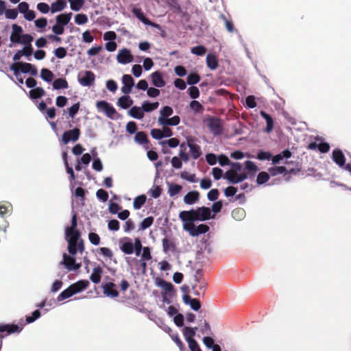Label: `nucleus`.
<instances>
[{"label":"nucleus","instance_id":"5","mask_svg":"<svg viewBox=\"0 0 351 351\" xmlns=\"http://www.w3.org/2000/svg\"><path fill=\"white\" fill-rule=\"evenodd\" d=\"M269 172L272 176H276L279 174H296L301 171L300 165L298 163L295 164V167H289L284 166H275L269 169Z\"/></svg>","mask_w":351,"mask_h":351},{"label":"nucleus","instance_id":"45","mask_svg":"<svg viewBox=\"0 0 351 351\" xmlns=\"http://www.w3.org/2000/svg\"><path fill=\"white\" fill-rule=\"evenodd\" d=\"M232 216L236 220H241L245 216V211L241 208H235L232 211Z\"/></svg>","mask_w":351,"mask_h":351},{"label":"nucleus","instance_id":"23","mask_svg":"<svg viewBox=\"0 0 351 351\" xmlns=\"http://www.w3.org/2000/svg\"><path fill=\"white\" fill-rule=\"evenodd\" d=\"M89 285V282L86 280H80L70 285L73 294H76L86 289Z\"/></svg>","mask_w":351,"mask_h":351},{"label":"nucleus","instance_id":"3","mask_svg":"<svg viewBox=\"0 0 351 351\" xmlns=\"http://www.w3.org/2000/svg\"><path fill=\"white\" fill-rule=\"evenodd\" d=\"M10 69L14 72L15 77L20 75V73H29L32 76H36L38 74L36 66L30 63L18 62L10 65Z\"/></svg>","mask_w":351,"mask_h":351},{"label":"nucleus","instance_id":"56","mask_svg":"<svg viewBox=\"0 0 351 351\" xmlns=\"http://www.w3.org/2000/svg\"><path fill=\"white\" fill-rule=\"evenodd\" d=\"M34 38L32 35L25 34L21 35V38L20 39V42H19L18 44H23V45H28L31 44V43L33 41Z\"/></svg>","mask_w":351,"mask_h":351},{"label":"nucleus","instance_id":"41","mask_svg":"<svg viewBox=\"0 0 351 351\" xmlns=\"http://www.w3.org/2000/svg\"><path fill=\"white\" fill-rule=\"evenodd\" d=\"M120 249L125 254H132L134 252V245L131 241L123 243Z\"/></svg>","mask_w":351,"mask_h":351},{"label":"nucleus","instance_id":"17","mask_svg":"<svg viewBox=\"0 0 351 351\" xmlns=\"http://www.w3.org/2000/svg\"><path fill=\"white\" fill-rule=\"evenodd\" d=\"M12 29V31L10 37V42L12 44H18L19 42H20V39L21 38V35L23 32V28L16 24H13Z\"/></svg>","mask_w":351,"mask_h":351},{"label":"nucleus","instance_id":"8","mask_svg":"<svg viewBox=\"0 0 351 351\" xmlns=\"http://www.w3.org/2000/svg\"><path fill=\"white\" fill-rule=\"evenodd\" d=\"M96 106L99 110L104 112L106 115L110 119H114V116L117 114L115 108L106 101H97Z\"/></svg>","mask_w":351,"mask_h":351},{"label":"nucleus","instance_id":"26","mask_svg":"<svg viewBox=\"0 0 351 351\" xmlns=\"http://www.w3.org/2000/svg\"><path fill=\"white\" fill-rule=\"evenodd\" d=\"M169 4L171 10L173 12L180 14L181 16H184L186 14V10L184 9L178 5V1H164Z\"/></svg>","mask_w":351,"mask_h":351},{"label":"nucleus","instance_id":"18","mask_svg":"<svg viewBox=\"0 0 351 351\" xmlns=\"http://www.w3.org/2000/svg\"><path fill=\"white\" fill-rule=\"evenodd\" d=\"M77 215L76 213H73L71 218V226L65 229V236L73 235L76 233L81 234L80 232L77 229Z\"/></svg>","mask_w":351,"mask_h":351},{"label":"nucleus","instance_id":"36","mask_svg":"<svg viewBox=\"0 0 351 351\" xmlns=\"http://www.w3.org/2000/svg\"><path fill=\"white\" fill-rule=\"evenodd\" d=\"M134 141L140 145H144L149 142L147 135L145 132H137L134 137Z\"/></svg>","mask_w":351,"mask_h":351},{"label":"nucleus","instance_id":"22","mask_svg":"<svg viewBox=\"0 0 351 351\" xmlns=\"http://www.w3.org/2000/svg\"><path fill=\"white\" fill-rule=\"evenodd\" d=\"M199 199V193L197 191H193L187 193L184 197V202L186 204L192 205L198 202Z\"/></svg>","mask_w":351,"mask_h":351},{"label":"nucleus","instance_id":"47","mask_svg":"<svg viewBox=\"0 0 351 351\" xmlns=\"http://www.w3.org/2000/svg\"><path fill=\"white\" fill-rule=\"evenodd\" d=\"M166 292L169 293L174 290V287L171 282H168L165 280L160 279L158 283Z\"/></svg>","mask_w":351,"mask_h":351},{"label":"nucleus","instance_id":"15","mask_svg":"<svg viewBox=\"0 0 351 351\" xmlns=\"http://www.w3.org/2000/svg\"><path fill=\"white\" fill-rule=\"evenodd\" d=\"M207 282L205 280H199V282L192 285L193 293L196 296L204 295L207 288Z\"/></svg>","mask_w":351,"mask_h":351},{"label":"nucleus","instance_id":"37","mask_svg":"<svg viewBox=\"0 0 351 351\" xmlns=\"http://www.w3.org/2000/svg\"><path fill=\"white\" fill-rule=\"evenodd\" d=\"M53 87L54 89L58 90L61 88H67L69 84L64 78H58L53 82Z\"/></svg>","mask_w":351,"mask_h":351},{"label":"nucleus","instance_id":"61","mask_svg":"<svg viewBox=\"0 0 351 351\" xmlns=\"http://www.w3.org/2000/svg\"><path fill=\"white\" fill-rule=\"evenodd\" d=\"M5 17L9 19H15L18 16L16 9H8L5 10Z\"/></svg>","mask_w":351,"mask_h":351},{"label":"nucleus","instance_id":"43","mask_svg":"<svg viewBox=\"0 0 351 351\" xmlns=\"http://www.w3.org/2000/svg\"><path fill=\"white\" fill-rule=\"evenodd\" d=\"M40 77L43 80L50 82L53 78V73L47 69H42L40 71Z\"/></svg>","mask_w":351,"mask_h":351},{"label":"nucleus","instance_id":"21","mask_svg":"<svg viewBox=\"0 0 351 351\" xmlns=\"http://www.w3.org/2000/svg\"><path fill=\"white\" fill-rule=\"evenodd\" d=\"M151 79L153 85L156 87L162 88L165 86V81L160 71H155L151 74Z\"/></svg>","mask_w":351,"mask_h":351},{"label":"nucleus","instance_id":"33","mask_svg":"<svg viewBox=\"0 0 351 351\" xmlns=\"http://www.w3.org/2000/svg\"><path fill=\"white\" fill-rule=\"evenodd\" d=\"M45 95V90L41 87H36L29 91V97L36 99L43 97Z\"/></svg>","mask_w":351,"mask_h":351},{"label":"nucleus","instance_id":"12","mask_svg":"<svg viewBox=\"0 0 351 351\" xmlns=\"http://www.w3.org/2000/svg\"><path fill=\"white\" fill-rule=\"evenodd\" d=\"M60 264L64 265L69 271L77 270L80 268L81 264L75 263V258L66 254H63V260Z\"/></svg>","mask_w":351,"mask_h":351},{"label":"nucleus","instance_id":"11","mask_svg":"<svg viewBox=\"0 0 351 351\" xmlns=\"http://www.w3.org/2000/svg\"><path fill=\"white\" fill-rule=\"evenodd\" d=\"M117 60L119 63L125 64L132 62L134 57L129 49L124 48L119 51Z\"/></svg>","mask_w":351,"mask_h":351},{"label":"nucleus","instance_id":"49","mask_svg":"<svg viewBox=\"0 0 351 351\" xmlns=\"http://www.w3.org/2000/svg\"><path fill=\"white\" fill-rule=\"evenodd\" d=\"M173 112V110L171 107L169 106H166L163 107L160 111L159 117H162L163 119H167L169 116H171Z\"/></svg>","mask_w":351,"mask_h":351},{"label":"nucleus","instance_id":"55","mask_svg":"<svg viewBox=\"0 0 351 351\" xmlns=\"http://www.w3.org/2000/svg\"><path fill=\"white\" fill-rule=\"evenodd\" d=\"M154 220V219L153 217H147L144 219L141 223V229L145 230L149 228L152 225Z\"/></svg>","mask_w":351,"mask_h":351},{"label":"nucleus","instance_id":"9","mask_svg":"<svg viewBox=\"0 0 351 351\" xmlns=\"http://www.w3.org/2000/svg\"><path fill=\"white\" fill-rule=\"evenodd\" d=\"M80 134V130L77 128L66 131L62 136V141L64 144H67L70 141L75 142L79 139Z\"/></svg>","mask_w":351,"mask_h":351},{"label":"nucleus","instance_id":"38","mask_svg":"<svg viewBox=\"0 0 351 351\" xmlns=\"http://www.w3.org/2000/svg\"><path fill=\"white\" fill-rule=\"evenodd\" d=\"M147 197L145 195H141L134 198L133 202V206L134 209H140L145 203Z\"/></svg>","mask_w":351,"mask_h":351},{"label":"nucleus","instance_id":"32","mask_svg":"<svg viewBox=\"0 0 351 351\" xmlns=\"http://www.w3.org/2000/svg\"><path fill=\"white\" fill-rule=\"evenodd\" d=\"M207 66L211 70H215L218 67V60L215 55L209 53L206 57Z\"/></svg>","mask_w":351,"mask_h":351},{"label":"nucleus","instance_id":"54","mask_svg":"<svg viewBox=\"0 0 351 351\" xmlns=\"http://www.w3.org/2000/svg\"><path fill=\"white\" fill-rule=\"evenodd\" d=\"M191 52L197 56H203L206 52V49L202 45H199L191 48Z\"/></svg>","mask_w":351,"mask_h":351},{"label":"nucleus","instance_id":"20","mask_svg":"<svg viewBox=\"0 0 351 351\" xmlns=\"http://www.w3.org/2000/svg\"><path fill=\"white\" fill-rule=\"evenodd\" d=\"M332 160L339 167H343L346 162V158L341 149H336L332 152Z\"/></svg>","mask_w":351,"mask_h":351},{"label":"nucleus","instance_id":"64","mask_svg":"<svg viewBox=\"0 0 351 351\" xmlns=\"http://www.w3.org/2000/svg\"><path fill=\"white\" fill-rule=\"evenodd\" d=\"M219 193L218 189H211L207 194V197L210 201H215L219 197Z\"/></svg>","mask_w":351,"mask_h":351},{"label":"nucleus","instance_id":"2","mask_svg":"<svg viewBox=\"0 0 351 351\" xmlns=\"http://www.w3.org/2000/svg\"><path fill=\"white\" fill-rule=\"evenodd\" d=\"M81 234L66 236L68 241V251L70 254L74 256L77 252L82 253L84 251V244L82 239H80Z\"/></svg>","mask_w":351,"mask_h":351},{"label":"nucleus","instance_id":"51","mask_svg":"<svg viewBox=\"0 0 351 351\" xmlns=\"http://www.w3.org/2000/svg\"><path fill=\"white\" fill-rule=\"evenodd\" d=\"M179 156L184 162H188L189 160V156L186 153V146L184 143H182L180 145V151L179 153Z\"/></svg>","mask_w":351,"mask_h":351},{"label":"nucleus","instance_id":"4","mask_svg":"<svg viewBox=\"0 0 351 351\" xmlns=\"http://www.w3.org/2000/svg\"><path fill=\"white\" fill-rule=\"evenodd\" d=\"M205 122L210 132L215 136L220 135L223 132V125L221 120L213 116H208Z\"/></svg>","mask_w":351,"mask_h":351},{"label":"nucleus","instance_id":"40","mask_svg":"<svg viewBox=\"0 0 351 351\" xmlns=\"http://www.w3.org/2000/svg\"><path fill=\"white\" fill-rule=\"evenodd\" d=\"M158 106H159V103L157 101L154 102V103H150V102L146 101H144L143 104H142V109H143V112H151V111H153V110L157 109Z\"/></svg>","mask_w":351,"mask_h":351},{"label":"nucleus","instance_id":"16","mask_svg":"<svg viewBox=\"0 0 351 351\" xmlns=\"http://www.w3.org/2000/svg\"><path fill=\"white\" fill-rule=\"evenodd\" d=\"M23 329V327H20L16 324H0V333H3L6 332L8 335L13 334V333H19ZM3 337V336L0 334V338Z\"/></svg>","mask_w":351,"mask_h":351},{"label":"nucleus","instance_id":"57","mask_svg":"<svg viewBox=\"0 0 351 351\" xmlns=\"http://www.w3.org/2000/svg\"><path fill=\"white\" fill-rule=\"evenodd\" d=\"M96 196L98 199L105 202L108 199V193L105 190L100 189L96 192Z\"/></svg>","mask_w":351,"mask_h":351},{"label":"nucleus","instance_id":"50","mask_svg":"<svg viewBox=\"0 0 351 351\" xmlns=\"http://www.w3.org/2000/svg\"><path fill=\"white\" fill-rule=\"evenodd\" d=\"M269 179V174L265 171L260 172L257 176L256 182L258 184L266 183Z\"/></svg>","mask_w":351,"mask_h":351},{"label":"nucleus","instance_id":"27","mask_svg":"<svg viewBox=\"0 0 351 351\" xmlns=\"http://www.w3.org/2000/svg\"><path fill=\"white\" fill-rule=\"evenodd\" d=\"M103 274V269L101 266L97 265V267H94L93 269V273L91 274L90 276V280L95 283L98 284L101 281V276Z\"/></svg>","mask_w":351,"mask_h":351},{"label":"nucleus","instance_id":"62","mask_svg":"<svg viewBox=\"0 0 351 351\" xmlns=\"http://www.w3.org/2000/svg\"><path fill=\"white\" fill-rule=\"evenodd\" d=\"M190 97L192 99H197L199 96V90L197 86H192L188 89Z\"/></svg>","mask_w":351,"mask_h":351},{"label":"nucleus","instance_id":"39","mask_svg":"<svg viewBox=\"0 0 351 351\" xmlns=\"http://www.w3.org/2000/svg\"><path fill=\"white\" fill-rule=\"evenodd\" d=\"M66 7V1H55L51 4V12L55 13L63 10Z\"/></svg>","mask_w":351,"mask_h":351},{"label":"nucleus","instance_id":"58","mask_svg":"<svg viewBox=\"0 0 351 351\" xmlns=\"http://www.w3.org/2000/svg\"><path fill=\"white\" fill-rule=\"evenodd\" d=\"M75 22L77 25H84L88 22V17L84 14H78L75 16Z\"/></svg>","mask_w":351,"mask_h":351},{"label":"nucleus","instance_id":"44","mask_svg":"<svg viewBox=\"0 0 351 351\" xmlns=\"http://www.w3.org/2000/svg\"><path fill=\"white\" fill-rule=\"evenodd\" d=\"M189 106L191 109L195 113H202L204 110V106L198 101L196 100H193L191 101Z\"/></svg>","mask_w":351,"mask_h":351},{"label":"nucleus","instance_id":"10","mask_svg":"<svg viewBox=\"0 0 351 351\" xmlns=\"http://www.w3.org/2000/svg\"><path fill=\"white\" fill-rule=\"evenodd\" d=\"M18 12H19L21 14H24V18L29 21H33L35 19V12L34 10H30L29 9V5L25 1H21L16 9Z\"/></svg>","mask_w":351,"mask_h":351},{"label":"nucleus","instance_id":"63","mask_svg":"<svg viewBox=\"0 0 351 351\" xmlns=\"http://www.w3.org/2000/svg\"><path fill=\"white\" fill-rule=\"evenodd\" d=\"M40 316V312L39 310L34 311L31 316H27L26 317V322L28 324L34 322L35 320L38 319Z\"/></svg>","mask_w":351,"mask_h":351},{"label":"nucleus","instance_id":"30","mask_svg":"<svg viewBox=\"0 0 351 351\" xmlns=\"http://www.w3.org/2000/svg\"><path fill=\"white\" fill-rule=\"evenodd\" d=\"M128 114L130 116L136 119H142L144 117L142 107L132 106L128 111Z\"/></svg>","mask_w":351,"mask_h":351},{"label":"nucleus","instance_id":"25","mask_svg":"<svg viewBox=\"0 0 351 351\" xmlns=\"http://www.w3.org/2000/svg\"><path fill=\"white\" fill-rule=\"evenodd\" d=\"M187 145L190 148V152L193 159H197L202 154L199 145L191 143V139L187 140Z\"/></svg>","mask_w":351,"mask_h":351},{"label":"nucleus","instance_id":"46","mask_svg":"<svg viewBox=\"0 0 351 351\" xmlns=\"http://www.w3.org/2000/svg\"><path fill=\"white\" fill-rule=\"evenodd\" d=\"M12 205L8 202L0 203V216L4 217L12 210Z\"/></svg>","mask_w":351,"mask_h":351},{"label":"nucleus","instance_id":"48","mask_svg":"<svg viewBox=\"0 0 351 351\" xmlns=\"http://www.w3.org/2000/svg\"><path fill=\"white\" fill-rule=\"evenodd\" d=\"M200 76L196 73H190L186 79V82L189 85H194L197 84L200 81Z\"/></svg>","mask_w":351,"mask_h":351},{"label":"nucleus","instance_id":"53","mask_svg":"<svg viewBox=\"0 0 351 351\" xmlns=\"http://www.w3.org/2000/svg\"><path fill=\"white\" fill-rule=\"evenodd\" d=\"M162 247L164 252H167L171 249H173L175 247V245L172 241H171L167 238H164L162 239Z\"/></svg>","mask_w":351,"mask_h":351},{"label":"nucleus","instance_id":"13","mask_svg":"<svg viewBox=\"0 0 351 351\" xmlns=\"http://www.w3.org/2000/svg\"><path fill=\"white\" fill-rule=\"evenodd\" d=\"M104 294L110 298H117L119 296V291L117 290V285L112 282H106L102 285Z\"/></svg>","mask_w":351,"mask_h":351},{"label":"nucleus","instance_id":"1","mask_svg":"<svg viewBox=\"0 0 351 351\" xmlns=\"http://www.w3.org/2000/svg\"><path fill=\"white\" fill-rule=\"evenodd\" d=\"M214 217L215 215H212L210 208L206 206L190 210H183L179 213V218L183 222L184 230L192 237H197L199 234L206 233L209 230V227L207 225L200 224L197 226L194 221H204Z\"/></svg>","mask_w":351,"mask_h":351},{"label":"nucleus","instance_id":"42","mask_svg":"<svg viewBox=\"0 0 351 351\" xmlns=\"http://www.w3.org/2000/svg\"><path fill=\"white\" fill-rule=\"evenodd\" d=\"M73 292L69 286L67 289L62 291L57 298L58 301L60 302L73 295Z\"/></svg>","mask_w":351,"mask_h":351},{"label":"nucleus","instance_id":"35","mask_svg":"<svg viewBox=\"0 0 351 351\" xmlns=\"http://www.w3.org/2000/svg\"><path fill=\"white\" fill-rule=\"evenodd\" d=\"M71 13L59 14L56 17V23L62 26H64L69 23L71 18Z\"/></svg>","mask_w":351,"mask_h":351},{"label":"nucleus","instance_id":"29","mask_svg":"<svg viewBox=\"0 0 351 351\" xmlns=\"http://www.w3.org/2000/svg\"><path fill=\"white\" fill-rule=\"evenodd\" d=\"M260 114L266 121L267 127L265 128V131L268 133L271 132L274 128V120L272 117L263 110L261 111Z\"/></svg>","mask_w":351,"mask_h":351},{"label":"nucleus","instance_id":"28","mask_svg":"<svg viewBox=\"0 0 351 351\" xmlns=\"http://www.w3.org/2000/svg\"><path fill=\"white\" fill-rule=\"evenodd\" d=\"M133 104V100L128 95L120 97L117 101V105L123 109H127Z\"/></svg>","mask_w":351,"mask_h":351},{"label":"nucleus","instance_id":"34","mask_svg":"<svg viewBox=\"0 0 351 351\" xmlns=\"http://www.w3.org/2000/svg\"><path fill=\"white\" fill-rule=\"evenodd\" d=\"M168 193L170 197H173L178 195L182 189L181 185L173 183H168Z\"/></svg>","mask_w":351,"mask_h":351},{"label":"nucleus","instance_id":"14","mask_svg":"<svg viewBox=\"0 0 351 351\" xmlns=\"http://www.w3.org/2000/svg\"><path fill=\"white\" fill-rule=\"evenodd\" d=\"M122 82L123 86L121 88V91L127 95L132 92V87L134 85V80L133 77L128 74H125L122 77Z\"/></svg>","mask_w":351,"mask_h":351},{"label":"nucleus","instance_id":"52","mask_svg":"<svg viewBox=\"0 0 351 351\" xmlns=\"http://www.w3.org/2000/svg\"><path fill=\"white\" fill-rule=\"evenodd\" d=\"M148 193L152 197L156 199L160 196L162 193V189L159 186H154L153 188L149 189Z\"/></svg>","mask_w":351,"mask_h":351},{"label":"nucleus","instance_id":"59","mask_svg":"<svg viewBox=\"0 0 351 351\" xmlns=\"http://www.w3.org/2000/svg\"><path fill=\"white\" fill-rule=\"evenodd\" d=\"M108 228L112 231H117L119 230L120 223L117 219H111L108 223Z\"/></svg>","mask_w":351,"mask_h":351},{"label":"nucleus","instance_id":"24","mask_svg":"<svg viewBox=\"0 0 351 351\" xmlns=\"http://www.w3.org/2000/svg\"><path fill=\"white\" fill-rule=\"evenodd\" d=\"M158 121L161 125H178L180 122L179 116H174L171 118L163 119L162 117H158Z\"/></svg>","mask_w":351,"mask_h":351},{"label":"nucleus","instance_id":"6","mask_svg":"<svg viewBox=\"0 0 351 351\" xmlns=\"http://www.w3.org/2000/svg\"><path fill=\"white\" fill-rule=\"evenodd\" d=\"M79 83L83 86H92L95 80V75L91 71L80 72L77 76Z\"/></svg>","mask_w":351,"mask_h":351},{"label":"nucleus","instance_id":"19","mask_svg":"<svg viewBox=\"0 0 351 351\" xmlns=\"http://www.w3.org/2000/svg\"><path fill=\"white\" fill-rule=\"evenodd\" d=\"M197 330V327L191 328V327H185L183 330V334L185 337L186 341L188 342L189 345L196 343L197 341L193 339V337L195 335L196 330Z\"/></svg>","mask_w":351,"mask_h":351},{"label":"nucleus","instance_id":"31","mask_svg":"<svg viewBox=\"0 0 351 351\" xmlns=\"http://www.w3.org/2000/svg\"><path fill=\"white\" fill-rule=\"evenodd\" d=\"M133 13L134 15L144 24L156 26L154 23H153L152 21H150L147 18H146L143 14V12L141 11L139 8H134L133 9Z\"/></svg>","mask_w":351,"mask_h":351},{"label":"nucleus","instance_id":"60","mask_svg":"<svg viewBox=\"0 0 351 351\" xmlns=\"http://www.w3.org/2000/svg\"><path fill=\"white\" fill-rule=\"evenodd\" d=\"M88 239L95 245H97L100 243V237L95 232H90L88 234Z\"/></svg>","mask_w":351,"mask_h":351},{"label":"nucleus","instance_id":"7","mask_svg":"<svg viewBox=\"0 0 351 351\" xmlns=\"http://www.w3.org/2000/svg\"><path fill=\"white\" fill-rule=\"evenodd\" d=\"M223 178L231 184H237L245 180L247 178V173H243L239 174L237 172H234V171L228 170L225 173Z\"/></svg>","mask_w":351,"mask_h":351}]
</instances>
